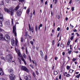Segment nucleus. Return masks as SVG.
I'll return each mask as SVG.
<instances>
[{"label": "nucleus", "mask_w": 80, "mask_h": 80, "mask_svg": "<svg viewBox=\"0 0 80 80\" xmlns=\"http://www.w3.org/2000/svg\"><path fill=\"white\" fill-rule=\"evenodd\" d=\"M13 33H14L15 35V44L16 46H17L18 41L17 40V38L16 37H17V29H16V26H13Z\"/></svg>", "instance_id": "nucleus-1"}, {"label": "nucleus", "mask_w": 80, "mask_h": 80, "mask_svg": "<svg viewBox=\"0 0 80 80\" xmlns=\"http://www.w3.org/2000/svg\"><path fill=\"white\" fill-rule=\"evenodd\" d=\"M4 9L5 12H7V13H9V12H10L11 16H13V13H14V12H15L14 9H13L12 8L10 10H9V9L7 8H5Z\"/></svg>", "instance_id": "nucleus-2"}, {"label": "nucleus", "mask_w": 80, "mask_h": 80, "mask_svg": "<svg viewBox=\"0 0 80 80\" xmlns=\"http://www.w3.org/2000/svg\"><path fill=\"white\" fill-rule=\"evenodd\" d=\"M0 38H1L2 40H6V41H8L10 38V36L8 34L6 35L4 38L3 34H0Z\"/></svg>", "instance_id": "nucleus-3"}, {"label": "nucleus", "mask_w": 80, "mask_h": 80, "mask_svg": "<svg viewBox=\"0 0 80 80\" xmlns=\"http://www.w3.org/2000/svg\"><path fill=\"white\" fill-rule=\"evenodd\" d=\"M17 53H18V55L19 57H20L21 58L22 60L23 61V62L24 63L25 65H27V63H26V62H25V59H24V58H23V56L22 55H21V54L20 53V50H17L16 51Z\"/></svg>", "instance_id": "nucleus-4"}, {"label": "nucleus", "mask_w": 80, "mask_h": 80, "mask_svg": "<svg viewBox=\"0 0 80 80\" xmlns=\"http://www.w3.org/2000/svg\"><path fill=\"white\" fill-rule=\"evenodd\" d=\"M13 58V57H12V55L11 54H8L6 56L7 60L8 62H11L12 61V59Z\"/></svg>", "instance_id": "nucleus-5"}, {"label": "nucleus", "mask_w": 80, "mask_h": 80, "mask_svg": "<svg viewBox=\"0 0 80 80\" xmlns=\"http://www.w3.org/2000/svg\"><path fill=\"white\" fill-rule=\"evenodd\" d=\"M9 79L10 80H14L15 78V75L13 73L9 75Z\"/></svg>", "instance_id": "nucleus-6"}, {"label": "nucleus", "mask_w": 80, "mask_h": 80, "mask_svg": "<svg viewBox=\"0 0 80 80\" xmlns=\"http://www.w3.org/2000/svg\"><path fill=\"white\" fill-rule=\"evenodd\" d=\"M22 9H19L18 11L17 12H16V14H17V16L18 17H20L22 15Z\"/></svg>", "instance_id": "nucleus-7"}, {"label": "nucleus", "mask_w": 80, "mask_h": 80, "mask_svg": "<svg viewBox=\"0 0 80 80\" xmlns=\"http://www.w3.org/2000/svg\"><path fill=\"white\" fill-rule=\"evenodd\" d=\"M21 69L22 70L25 71V72H29V70H28V69L25 66H22Z\"/></svg>", "instance_id": "nucleus-8"}, {"label": "nucleus", "mask_w": 80, "mask_h": 80, "mask_svg": "<svg viewBox=\"0 0 80 80\" xmlns=\"http://www.w3.org/2000/svg\"><path fill=\"white\" fill-rule=\"evenodd\" d=\"M29 28L30 31L31 30V32L32 33L33 32V27H32L31 28L30 24H29Z\"/></svg>", "instance_id": "nucleus-9"}, {"label": "nucleus", "mask_w": 80, "mask_h": 80, "mask_svg": "<svg viewBox=\"0 0 80 80\" xmlns=\"http://www.w3.org/2000/svg\"><path fill=\"white\" fill-rule=\"evenodd\" d=\"M4 75V73L3 69L1 68H0V75Z\"/></svg>", "instance_id": "nucleus-10"}, {"label": "nucleus", "mask_w": 80, "mask_h": 80, "mask_svg": "<svg viewBox=\"0 0 80 80\" xmlns=\"http://www.w3.org/2000/svg\"><path fill=\"white\" fill-rule=\"evenodd\" d=\"M4 19L3 18V16L2 13H0V20H3Z\"/></svg>", "instance_id": "nucleus-11"}, {"label": "nucleus", "mask_w": 80, "mask_h": 80, "mask_svg": "<svg viewBox=\"0 0 80 80\" xmlns=\"http://www.w3.org/2000/svg\"><path fill=\"white\" fill-rule=\"evenodd\" d=\"M2 26H3V25L2 24V22L0 21V27H2ZM3 30L2 29L0 28V32H3Z\"/></svg>", "instance_id": "nucleus-12"}, {"label": "nucleus", "mask_w": 80, "mask_h": 80, "mask_svg": "<svg viewBox=\"0 0 80 80\" xmlns=\"http://www.w3.org/2000/svg\"><path fill=\"white\" fill-rule=\"evenodd\" d=\"M25 79L26 80H31V77L30 75H27Z\"/></svg>", "instance_id": "nucleus-13"}, {"label": "nucleus", "mask_w": 80, "mask_h": 80, "mask_svg": "<svg viewBox=\"0 0 80 80\" xmlns=\"http://www.w3.org/2000/svg\"><path fill=\"white\" fill-rule=\"evenodd\" d=\"M11 42H12V45H14V44H15V40H14V39H12L11 40Z\"/></svg>", "instance_id": "nucleus-14"}, {"label": "nucleus", "mask_w": 80, "mask_h": 80, "mask_svg": "<svg viewBox=\"0 0 80 80\" xmlns=\"http://www.w3.org/2000/svg\"><path fill=\"white\" fill-rule=\"evenodd\" d=\"M8 72L11 73H13V70L12 69H10L8 70Z\"/></svg>", "instance_id": "nucleus-15"}, {"label": "nucleus", "mask_w": 80, "mask_h": 80, "mask_svg": "<svg viewBox=\"0 0 80 80\" xmlns=\"http://www.w3.org/2000/svg\"><path fill=\"white\" fill-rule=\"evenodd\" d=\"M0 5L1 6L2 5H4V1H3L0 2Z\"/></svg>", "instance_id": "nucleus-16"}, {"label": "nucleus", "mask_w": 80, "mask_h": 80, "mask_svg": "<svg viewBox=\"0 0 80 80\" xmlns=\"http://www.w3.org/2000/svg\"><path fill=\"white\" fill-rule=\"evenodd\" d=\"M19 8H20V6L18 5L15 8V9H14L15 10V11H17L18 10V9H19Z\"/></svg>", "instance_id": "nucleus-17"}, {"label": "nucleus", "mask_w": 80, "mask_h": 80, "mask_svg": "<svg viewBox=\"0 0 80 80\" xmlns=\"http://www.w3.org/2000/svg\"><path fill=\"white\" fill-rule=\"evenodd\" d=\"M33 63L34 64L35 66H37V63L36 62V61H35L32 60Z\"/></svg>", "instance_id": "nucleus-18"}, {"label": "nucleus", "mask_w": 80, "mask_h": 80, "mask_svg": "<svg viewBox=\"0 0 80 80\" xmlns=\"http://www.w3.org/2000/svg\"><path fill=\"white\" fill-rule=\"evenodd\" d=\"M26 13L27 14H29V13H30V8H28L27 11H26Z\"/></svg>", "instance_id": "nucleus-19"}, {"label": "nucleus", "mask_w": 80, "mask_h": 80, "mask_svg": "<svg viewBox=\"0 0 80 80\" xmlns=\"http://www.w3.org/2000/svg\"><path fill=\"white\" fill-rule=\"evenodd\" d=\"M35 29L36 32H37V31H38V25H36L35 26Z\"/></svg>", "instance_id": "nucleus-20"}, {"label": "nucleus", "mask_w": 80, "mask_h": 80, "mask_svg": "<svg viewBox=\"0 0 80 80\" xmlns=\"http://www.w3.org/2000/svg\"><path fill=\"white\" fill-rule=\"evenodd\" d=\"M40 53L41 56H43V53L42 51H40Z\"/></svg>", "instance_id": "nucleus-21"}, {"label": "nucleus", "mask_w": 80, "mask_h": 80, "mask_svg": "<svg viewBox=\"0 0 80 80\" xmlns=\"http://www.w3.org/2000/svg\"><path fill=\"white\" fill-rule=\"evenodd\" d=\"M42 27V24H41L38 27V30H40V27Z\"/></svg>", "instance_id": "nucleus-22"}, {"label": "nucleus", "mask_w": 80, "mask_h": 80, "mask_svg": "<svg viewBox=\"0 0 80 80\" xmlns=\"http://www.w3.org/2000/svg\"><path fill=\"white\" fill-rule=\"evenodd\" d=\"M80 73L78 75H77L76 76V78H80Z\"/></svg>", "instance_id": "nucleus-23"}, {"label": "nucleus", "mask_w": 80, "mask_h": 80, "mask_svg": "<svg viewBox=\"0 0 80 80\" xmlns=\"http://www.w3.org/2000/svg\"><path fill=\"white\" fill-rule=\"evenodd\" d=\"M75 2L78 4L80 3V0H75Z\"/></svg>", "instance_id": "nucleus-24"}, {"label": "nucleus", "mask_w": 80, "mask_h": 80, "mask_svg": "<svg viewBox=\"0 0 80 80\" xmlns=\"http://www.w3.org/2000/svg\"><path fill=\"white\" fill-rule=\"evenodd\" d=\"M54 74L55 75H57V74H58V72L56 71H54Z\"/></svg>", "instance_id": "nucleus-25"}, {"label": "nucleus", "mask_w": 80, "mask_h": 80, "mask_svg": "<svg viewBox=\"0 0 80 80\" xmlns=\"http://www.w3.org/2000/svg\"><path fill=\"white\" fill-rule=\"evenodd\" d=\"M44 59L45 61H47V55L45 56Z\"/></svg>", "instance_id": "nucleus-26"}, {"label": "nucleus", "mask_w": 80, "mask_h": 80, "mask_svg": "<svg viewBox=\"0 0 80 80\" xmlns=\"http://www.w3.org/2000/svg\"><path fill=\"white\" fill-rule=\"evenodd\" d=\"M74 71V70H72V69H70L69 70V72L70 73H73V72Z\"/></svg>", "instance_id": "nucleus-27"}, {"label": "nucleus", "mask_w": 80, "mask_h": 80, "mask_svg": "<svg viewBox=\"0 0 80 80\" xmlns=\"http://www.w3.org/2000/svg\"><path fill=\"white\" fill-rule=\"evenodd\" d=\"M70 67L68 66H67V70H70Z\"/></svg>", "instance_id": "nucleus-28"}, {"label": "nucleus", "mask_w": 80, "mask_h": 80, "mask_svg": "<svg viewBox=\"0 0 80 80\" xmlns=\"http://www.w3.org/2000/svg\"><path fill=\"white\" fill-rule=\"evenodd\" d=\"M75 7H72L71 8V10H72V12H73L74 11V10H75Z\"/></svg>", "instance_id": "nucleus-29"}, {"label": "nucleus", "mask_w": 80, "mask_h": 80, "mask_svg": "<svg viewBox=\"0 0 80 80\" xmlns=\"http://www.w3.org/2000/svg\"><path fill=\"white\" fill-rule=\"evenodd\" d=\"M70 40H69L68 41V42H67V45H70Z\"/></svg>", "instance_id": "nucleus-30"}, {"label": "nucleus", "mask_w": 80, "mask_h": 80, "mask_svg": "<svg viewBox=\"0 0 80 80\" xmlns=\"http://www.w3.org/2000/svg\"><path fill=\"white\" fill-rule=\"evenodd\" d=\"M60 45L61 47H62V48H63V47H64V44H63V43H61Z\"/></svg>", "instance_id": "nucleus-31"}, {"label": "nucleus", "mask_w": 80, "mask_h": 80, "mask_svg": "<svg viewBox=\"0 0 80 80\" xmlns=\"http://www.w3.org/2000/svg\"><path fill=\"white\" fill-rule=\"evenodd\" d=\"M30 43L31 44V45H33V41L32 40L30 42Z\"/></svg>", "instance_id": "nucleus-32"}, {"label": "nucleus", "mask_w": 80, "mask_h": 80, "mask_svg": "<svg viewBox=\"0 0 80 80\" xmlns=\"http://www.w3.org/2000/svg\"><path fill=\"white\" fill-rule=\"evenodd\" d=\"M23 56L24 58H26V55L25 53H23Z\"/></svg>", "instance_id": "nucleus-33"}, {"label": "nucleus", "mask_w": 80, "mask_h": 80, "mask_svg": "<svg viewBox=\"0 0 80 80\" xmlns=\"http://www.w3.org/2000/svg\"><path fill=\"white\" fill-rule=\"evenodd\" d=\"M33 75L34 76V77L35 78L36 77V75H35V72H33L32 73Z\"/></svg>", "instance_id": "nucleus-34"}, {"label": "nucleus", "mask_w": 80, "mask_h": 80, "mask_svg": "<svg viewBox=\"0 0 80 80\" xmlns=\"http://www.w3.org/2000/svg\"><path fill=\"white\" fill-rule=\"evenodd\" d=\"M1 58L2 59V60H5V58H4L3 57H1Z\"/></svg>", "instance_id": "nucleus-35"}, {"label": "nucleus", "mask_w": 80, "mask_h": 80, "mask_svg": "<svg viewBox=\"0 0 80 80\" xmlns=\"http://www.w3.org/2000/svg\"><path fill=\"white\" fill-rule=\"evenodd\" d=\"M30 67H31V68H32V69H33V68H34L33 67V66L32 65H30Z\"/></svg>", "instance_id": "nucleus-36"}, {"label": "nucleus", "mask_w": 80, "mask_h": 80, "mask_svg": "<svg viewBox=\"0 0 80 80\" xmlns=\"http://www.w3.org/2000/svg\"><path fill=\"white\" fill-rule=\"evenodd\" d=\"M21 42H23V38L22 37L21 38Z\"/></svg>", "instance_id": "nucleus-37"}, {"label": "nucleus", "mask_w": 80, "mask_h": 80, "mask_svg": "<svg viewBox=\"0 0 80 80\" xmlns=\"http://www.w3.org/2000/svg\"><path fill=\"white\" fill-rule=\"evenodd\" d=\"M74 37V36H72L71 38H70V40H73V38Z\"/></svg>", "instance_id": "nucleus-38"}, {"label": "nucleus", "mask_w": 80, "mask_h": 80, "mask_svg": "<svg viewBox=\"0 0 80 80\" xmlns=\"http://www.w3.org/2000/svg\"><path fill=\"white\" fill-rule=\"evenodd\" d=\"M19 2H23V0H18Z\"/></svg>", "instance_id": "nucleus-39"}, {"label": "nucleus", "mask_w": 80, "mask_h": 80, "mask_svg": "<svg viewBox=\"0 0 80 80\" xmlns=\"http://www.w3.org/2000/svg\"><path fill=\"white\" fill-rule=\"evenodd\" d=\"M27 35H28V33L27 32H26L25 36V37H26V38H27Z\"/></svg>", "instance_id": "nucleus-40"}, {"label": "nucleus", "mask_w": 80, "mask_h": 80, "mask_svg": "<svg viewBox=\"0 0 80 80\" xmlns=\"http://www.w3.org/2000/svg\"><path fill=\"white\" fill-rule=\"evenodd\" d=\"M58 2V0H55V2H54V3L55 4L57 3V2Z\"/></svg>", "instance_id": "nucleus-41"}, {"label": "nucleus", "mask_w": 80, "mask_h": 80, "mask_svg": "<svg viewBox=\"0 0 80 80\" xmlns=\"http://www.w3.org/2000/svg\"><path fill=\"white\" fill-rule=\"evenodd\" d=\"M70 74H68L66 75L67 77H70Z\"/></svg>", "instance_id": "nucleus-42"}, {"label": "nucleus", "mask_w": 80, "mask_h": 80, "mask_svg": "<svg viewBox=\"0 0 80 80\" xmlns=\"http://www.w3.org/2000/svg\"><path fill=\"white\" fill-rule=\"evenodd\" d=\"M61 78H62V75H61V74H60L59 75V79H61Z\"/></svg>", "instance_id": "nucleus-43"}, {"label": "nucleus", "mask_w": 80, "mask_h": 80, "mask_svg": "<svg viewBox=\"0 0 80 80\" xmlns=\"http://www.w3.org/2000/svg\"><path fill=\"white\" fill-rule=\"evenodd\" d=\"M72 0H71L69 2V4H72Z\"/></svg>", "instance_id": "nucleus-44"}, {"label": "nucleus", "mask_w": 80, "mask_h": 80, "mask_svg": "<svg viewBox=\"0 0 80 80\" xmlns=\"http://www.w3.org/2000/svg\"><path fill=\"white\" fill-rule=\"evenodd\" d=\"M72 45H70V50H72Z\"/></svg>", "instance_id": "nucleus-45"}, {"label": "nucleus", "mask_w": 80, "mask_h": 80, "mask_svg": "<svg viewBox=\"0 0 80 80\" xmlns=\"http://www.w3.org/2000/svg\"><path fill=\"white\" fill-rule=\"evenodd\" d=\"M10 1V0H6V2H7V3H9V2Z\"/></svg>", "instance_id": "nucleus-46"}, {"label": "nucleus", "mask_w": 80, "mask_h": 80, "mask_svg": "<svg viewBox=\"0 0 80 80\" xmlns=\"http://www.w3.org/2000/svg\"><path fill=\"white\" fill-rule=\"evenodd\" d=\"M76 60H77V59L73 58L72 59V61H73V62H75V61H76Z\"/></svg>", "instance_id": "nucleus-47"}, {"label": "nucleus", "mask_w": 80, "mask_h": 80, "mask_svg": "<svg viewBox=\"0 0 80 80\" xmlns=\"http://www.w3.org/2000/svg\"><path fill=\"white\" fill-rule=\"evenodd\" d=\"M72 51L71 50H70L69 51L68 53H69V54H71V52H72Z\"/></svg>", "instance_id": "nucleus-48"}, {"label": "nucleus", "mask_w": 80, "mask_h": 80, "mask_svg": "<svg viewBox=\"0 0 80 80\" xmlns=\"http://www.w3.org/2000/svg\"><path fill=\"white\" fill-rule=\"evenodd\" d=\"M60 30V28H57V30L58 31H59Z\"/></svg>", "instance_id": "nucleus-49"}, {"label": "nucleus", "mask_w": 80, "mask_h": 80, "mask_svg": "<svg viewBox=\"0 0 80 80\" xmlns=\"http://www.w3.org/2000/svg\"><path fill=\"white\" fill-rule=\"evenodd\" d=\"M26 52L27 53V54H28V52H27V49H26Z\"/></svg>", "instance_id": "nucleus-50"}, {"label": "nucleus", "mask_w": 80, "mask_h": 80, "mask_svg": "<svg viewBox=\"0 0 80 80\" xmlns=\"http://www.w3.org/2000/svg\"><path fill=\"white\" fill-rule=\"evenodd\" d=\"M54 43H55V41L53 40L52 41V45H54Z\"/></svg>", "instance_id": "nucleus-51"}, {"label": "nucleus", "mask_w": 80, "mask_h": 80, "mask_svg": "<svg viewBox=\"0 0 80 80\" xmlns=\"http://www.w3.org/2000/svg\"><path fill=\"white\" fill-rule=\"evenodd\" d=\"M58 19H60V15L58 16Z\"/></svg>", "instance_id": "nucleus-52"}, {"label": "nucleus", "mask_w": 80, "mask_h": 80, "mask_svg": "<svg viewBox=\"0 0 80 80\" xmlns=\"http://www.w3.org/2000/svg\"><path fill=\"white\" fill-rule=\"evenodd\" d=\"M65 52H62V55H63V56H64V55H65Z\"/></svg>", "instance_id": "nucleus-53"}, {"label": "nucleus", "mask_w": 80, "mask_h": 80, "mask_svg": "<svg viewBox=\"0 0 80 80\" xmlns=\"http://www.w3.org/2000/svg\"><path fill=\"white\" fill-rule=\"evenodd\" d=\"M73 32H77V29H74L73 30Z\"/></svg>", "instance_id": "nucleus-54"}, {"label": "nucleus", "mask_w": 80, "mask_h": 80, "mask_svg": "<svg viewBox=\"0 0 80 80\" xmlns=\"http://www.w3.org/2000/svg\"><path fill=\"white\" fill-rule=\"evenodd\" d=\"M51 17H52V16H53V12L52 11H51Z\"/></svg>", "instance_id": "nucleus-55"}, {"label": "nucleus", "mask_w": 80, "mask_h": 80, "mask_svg": "<svg viewBox=\"0 0 80 80\" xmlns=\"http://www.w3.org/2000/svg\"><path fill=\"white\" fill-rule=\"evenodd\" d=\"M35 10H34V11L33 12V14L34 15H35Z\"/></svg>", "instance_id": "nucleus-56"}, {"label": "nucleus", "mask_w": 80, "mask_h": 80, "mask_svg": "<svg viewBox=\"0 0 80 80\" xmlns=\"http://www.w3.org/2000/svg\"><path fill=\"white\" fill-rule=\"evenodd\" d=\"M28 37H29V38H32V36H29V35H28Z\"/></svg>", "instance_id": "nucleus-57"}, {"label": "nucleus", "mask_w": 80, "mask_h": 80, "mask_svg": "<svg viewBox=\"0 0 80 80\" xmlns=\"http://www.w3.org/2000/svg\"><path fill=\"white\" fill-rule=\"evenodd\" d=\"M0 80H5V79H4L3 78H0Z\"/></svg>", "instance_id": "nucleus-58"}, {"label": "nucleus", "mask_w": 80, "mask_h": 80, "mask_svg": "<svg viewBox=\"0 0 80 80\" xmlns=\"http://www.w3.org/2000/svg\"><path fill=\"white\" fill-rule=\"evenodd\" d=\"M36 75H38V72L37 71L36 72Z\"/></svg>", "instance_id": "nucleus-59"}, {"label": "nucleus", "mask_w": 80, "mask_h": 80, "mask_svg": "<svg viewBox=\"0 0 80 80\" xmlns=\"http://www.w3.org/2000/svg\"><path fill=\"white\" fill-rule=\"evenodd\" d=\"M70 27H72V28H73V26L72 25V24H71L70 25Z\"/></svg>", "instance_id": "nucleus-60"}, {"label": "nucleus", "mask_w": 80, "mask_h": 80, "mask_svg": "<svg viewBox=\"0 0 80 80\" xmlns=\"http://www.w3.org/2000/svg\"><path fill=\"white\" fill-rule=\"evenodd\" d=\"M78 73H79V72H76V75H78Z\"/></svg>", "instance_id": "nucleus-61"}, {"label": "nucleus", "mask_w": 80, "mask_h": 80, "mask_svg": "<svg viewBox=\"0 0 80 80\" xmlns=\"http://www.w3.org/2000/svg\"><path fill=\"white\" fill-rule=\"evenodd\" d=\"M45 5H47V1H46L45 3Z\"/></svg>", "instance_id": "nucleus-62"}, {"label": "nucleus", "mask_w": 80, "mask_h": 80, "mask_svg": "<svg viewBox=\"0 0 80 80\" xmlns=\"http://www.w3.org/2000/svg\"><path fill=\"white\" fill-rule=\"evenodd\" d=\"M68 18L67 17H66L65 18V20H68Z\"/></svg>", "instance_id": "nucleus-63"}, {"label": "nucleus", "mask_w": 80, "mask_h": 80, "mask_svg": "<svg viewBox=\"0 0 80 80\" xmlns=\"http://www.w3.org/2000/svg\"><path fill=\"white\" fill-rule=\"evenodd\" d=\"M50 8H52V4L51 5Z\"/></svg>", "instance_id": "nucleus-64"}]
</instances>
